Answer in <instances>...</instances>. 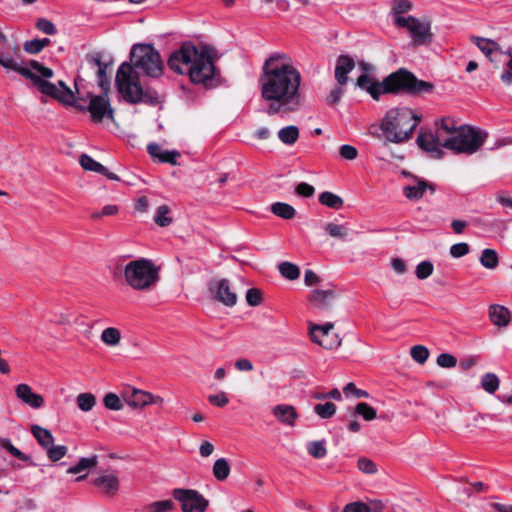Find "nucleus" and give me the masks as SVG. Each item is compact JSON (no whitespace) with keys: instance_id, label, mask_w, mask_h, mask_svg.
I'll use <instances>...</instances> for the list:
<instances>
[{"instance_id":"f257e3e1","label":"nucleus","mask_w":512,"mask_h":512,"mask_svg":"<svg viewBox=\"0 0 512 512\" xmlns=\"http://www.w3.org/2000/svg\"><path fill=\"white\" fill-rule=\"evenodd\" d=\"M301 73L285 53L271 54L264 62L259 76L261 97L269 102L270 116L296 112L301 107Z\"/></svg>"},{"instance_id":"f03ea898","label":"nucleus","mask_w":512,"mask_h":512,"mask_svg":"<svg viewBox=\"0 0 512 512\" xmlns=\"http://www.w3.org/2000/svg\"><path fill=\"white\" fill-rule=\"evenodd\" d=\"M130 60L131 64L124 62L118 68L115 82L119 93L130 104L143 102L151 106L157 105L159 103L157 93L150 89H143L134 69L152 78L160 77L164 69L160 53L152 44H134L130 52Z\"/></svg>"},{"instance_id":"7ed1b4c3","label":"nucleus","mask_w":512,"mask_h":512,"mask_svg":"<svg viewBox=\"0 0 512 512\" xmlns=\"http://www.w3.org/2000/svg\"><path fill=\"white\" fill-rule=\"evenodd\" d=\"M356 86L366 91L374 100H379L382 94H408L412 96L431 93L434 85L431 82L419 80L405 68L389 74L382 82L367 74L357 78Z\"/></svg>"},{"instance_id":"20e7f679","label":"nucleus","mask_w":512,"mask_h":512,"mask_svg":"<svg viewBox=\"0 0 512 512\" xmlns=\"http://www.w3.org/2000/svg\"><path fill=\"white\" fill-rule=\"evenodd\" d=\"M420 121L421 117L412 109L400 107L386 113L380 128L387 141L402 143L410 138Z\"/></svg>"},{"instance_id":"39448f33","label":"nucleus","mask_w":512,"mask_h":512,"mask_svg":"<svg viewBox=\"0 0 512 512\" xmlns=\"http://www.w3.org/2000/svg\"><path fill=\"white\" fill-rule=\"evenodd\" d=\"M112 274L114 278L123 274L126 283L139 291L151 288L159 278L158 268L152 260L146 258L130 261L124 267L116 265Z\"/></svg>"},{"instance_id":"423d86ee","label":"nucleus","mask_w":512,"mask_h":512,"mask_svg":"<svg viewBox=\"0 0 512 512\" xmlns=\"http://www.w3.org/2000/svg\"><path fill=\"white\" fill-rule=\"evenodd\" d=\"M53 75L54 72L51 68L34 60V89L43 96L53 98L64 105L74 104L75 94L73 91L62 80L58 81V86L50 82L49 79Z\"/></svg>"},{"instance_id":"0eeeda50","label":"nucleus","mask_w":512,"mask_h":512,"mask_svg":"<svg viewBox=\"0 0 512 512\" xmlns=\"http://www.w3.org/2000/svg\"><path fill=\"white\" fill-rule=\"evenodd\" d=\"M487 133L468 126H460L455 135L448 136L444 147L454 151L456 154L464 153L472 155L484 144Z\"/></svg>"},{"instance_id":"6e6552de","label":"nucleus","mask_w":512,"mask_h":512,"mask_svg":"<svg viewBox=\"0 0 512 512\" xmlns=\"http://www.w3.org/2000/svg\"><path fill=\"white\" fill-rule=\"evenodd\" d=\"M88 96L89 103L87 105L76 104L75 102L70 106L81 112H89L94 123H101L105 118L114 120V110L110 105L108 92H103L100 95L88 93Z\"/></svg>"},{"instance_id":"1a4fd4ad","label":"nucleus","mask_w":512,"mask_h":512,"mask_svg":"<svg viewBox=\"0 0 512 512\" xmlns=\"http://www.w3.org/2000/svg\"><path fill=\"white\" fill-rule=\"evenodd\" d=\"M398 27L406 28L412 38L414 46L427 45L432 40L430 22H421L414 16L399 17L396 19Z\"/></svg>"},{"instance_id":"9d476101","label":"nucleus","mask_w":512,"mask_h":512,"mask_svg":"<svg viewBox=\"0 0 512 512\" xmlns=\"http://www.w3.org/2000/svg\"><path fill=\"white\" fill-rule=\"evenodd\" d=\"M188 69L190 80L195 84L209 86L215 76V66L208 54L201 51Z\"/></svg>"},{"instance_id":"9b49d317","label":"nucleus","mask_w":512,"mask_h":512,"mask_svg":"<svg viewBox=\"0 0 512 512\" xmlns=\"http://www.w3.org/2000/svg\"><path fill=\"white\" fill-rule=\"evenodd\" d=\"M200 51L192 43H184L171 53L168 59L169 68L178 74L188 73V69L197 58Z\"/></svg>"},{"instance_id":"f8f14e48","label":"nucleus","mask_w":512,"mask_h":512,"mask_svg":"<svg viewBox=\"0 0 512 512\" xmlns=\"http://www.w3.org/2000/svg\"><path fill=\"white\" fill-rule=\"evenodd\" d=\"M172 495L183 512H205L209 506V500L194 489L175 488Z\"/></svg>"},{"instance_id":"ddd939ff","label":"nucleus","mask_w":512,"mask_h":512,"mask_svg":"<svg viewBox=\"0 0 512 512\" xmlns=\"http://www.w3.org/2000/svg\"><path fill=\"white\" fill-rule=\"evenodd\" d=\"M447 137H442L435 130H421L417 136L416 142L419 148L434 159H441L444 156V143Z\"/></svg>"},{"instance_id":"4468645a","label":"nucleus","mask_w":512,"mask_h":512,"mask_svg":"<svg viewBox=\"0 0 512 512\" xmlns=\"http://www.w3.org/2000/svg\"><path fill=\"white\" fill-rule=\"evenodd\" d=\"M211 297L227 307H233L237 303V295L232 291L227 279L211 280L208 284Z\"/></svg>"},{"instance_id":"2eb2a0df","label":"nucleus","mask_w":512,"mask_h":512,"mask_svg":"<svg viewBox=\"0 0 512 512\" xmlns=\"http://www.w3.org/2000/svg\"><path fill=\"white\" fill-rule=\"evenodd\" d=\"M0 65L3 66L12 77L21 76L32 83V61L24 64L22 61H17L9 54L0 53Z\"/></svg>"},{"instance_id":"dca6fc26","label":"nucleus","mask_w":512,"mask_h":512,"mask_svg":"<svg viewBox=\"0 0 512 512\" xmlns=\"http://www.w3.org/2000/svg\"><path fill=\"white\" fill-rule=\"evenodd\" d=\"M333 327L334 325L330 322H327L323 325H313L310 328V335L312 341L323 346L326 349L338 347L341 344L340 339L337 338L334 342L327 341V338H329Z\"/></svg>"},{"instance_id":"f3484780","label":"nucleus","mask_w":512,"mask_h":512,"mask_svg":"<svg viewBox=\"0 0 512 512\" xmlns=\"http://www.w3.org/2000/svg\"><path fill=\"white\" fill-rule=\"evenodd\" d=\"M355 61L349 55H340L336 61L335 79L340 86L348 82V74L354 69Z\"/></svg>"},{"instance_id":"a211bd4d","label":"nucleus","mask_w":512,"mask_h":512,"mask_svg":"<svg viewBox=\"0 0 512 512\" xmlns=\"http://www.w3.org/2000/svg\"><path fill=\"white\" fill-rule=\"evenodd\" d=\"M335 299V292L332 289H315L312 291L309 301L318 309H327Z\"/></svg>"},{"instance_id":"6ab92c4d","label":"nucleus","mask_w":512,"mask_h":512,"mask_svg":"<svg viewBox=\"0 0 512 512\" xmlns=\"http://www.w3.org/2000/svg\"><path fill=\"white\" fill-rule=\"evenodd\" d=\"M93 484L109 496L116 494L119 489V480L114 474L101 475L94 479Z\"/></svg>"},{"instance_id":"aec40b11","label":"nucleus","mask_w":512,"mask_h":512,"mask_svg":"<svg viewBox=\"0 0 512 512\" xmlns=\"http://www.w3.org/2000/svg\"><path fill=\"white\" fill-rule=\"evenodd\" d=\"M274 416L282 423L294 426L298 414L295 408L287 404H279L273 408Z\"/></svg>"},{"instance_id":"412c9836","label":"nucleus","mask_w":512,"mask_h":512,"mask_svg":"<svg viewBox=\"0 0 512 512\" xmlns=\"http://www.w3.org/2000/svg\"><path fill=\"white\" fill-rule=\"evenodd\" d=\"M489 317L491 322L498 327H505L510 322L509 310L498 304H493L489 307Z\"/></svg>"},{"instance_id":"4be33fe9","label":"nucleus","mask_w":512,"mask_h":512,"mask_svg":"<svg viewBox=\"0 0 512 512\" xmlns=\"http://www.w3.org/2000/svg\"><path fill=\"white\" fill-rule=\"evenodd\" d=\"M129 406L143 407L155 403L154 396L150 393L134 389L132 395L127 399Z\"/></svg>"},{"instance_id":"5701e85b","label":"nucleus","mask_w":512,"mask_h":512,"mask_svg":"<svg viewBox=\"0 0 512 512\" xmlns=\"http://www.w3.org/2000/svg\"><path fill=\"white\" fill-rule=\"evenodd\" d=\"M435 131L439 132L442 137L455 135L459 131L455 121L452 118L445 117L435 123Z\"/></svg>"},{"instance_id":"b1692460","label":"nucleus","mask_w":512,"mask_h":512,"mask_svg":"<svg viewBox=\"0 0 512 512\" xmlns=\"http://www.w3.org/2000/svg\"><path fill=\"white\" fill-rule=\"evenodd\" d=\"M271 212L282 219H292L296 215V210L290 204L284 202H275L271 205Z\"/></svg>"},{"instance_id":"393cba45","label":"nucleus","mask_w":512,"mask_h":512,"mask_svg":"<svg viewBox=\"0 0 512 512\" xmlns=\"http://www.w3.org/2000/svg\"><path fill=\"white\" fill-rule=\"evenodd\" d=\"M279 140L286 145H293L299 138V129L295 125L281 128L278 132Z\"/></svg>"},{"instance_id":"a878e982","label":"nucleus","mask_w":512,"mask_h":512,"mask_svg":"<svg viewBox=\"0 0 512 512\" xmlns=\"http://www.w3.org/2000/svg\"><path fill=\"white\" fill-rule=\"evenodd\" d=\"M34 438L43 447L44 450H47L54 443V437L52 433L48 429L42 428L35 424Z\"/></svg>"},{"instance_id":"bb28decb","label":"nucleus","mask_w":512,"mask_h":512,"mask_svg":"<svg viewBox=\"0 0 512 512\" xmlns=\"http://www.w3.org/2000/svg\"><path fill=\"white\" fill-rule=\"evenodd\" d=\"M213 475L218 481H224L228 478L231 468L226 458H219L214 462Z\"/></svg>"},{"instance_id":"cd10ccee","label":"nucleus","mask_w":512,"mask_h":512,"mask_svg":"<svg viewBox=\"0 0 512 512\" xmlns=\"http://www.w3.org/2000/svg\"><path fill=\"white\" fill-rule=\"evenodd\" d=\"M79 163L84 170L93 171L99 174L107 173V167L94 160L87 154H82Z\"/></svg>"},{"instance_id":"c85d7f7f","label":"nucleus","mask_w":512,"mask_h":512,"mask_svg":"<svg viewBox=\"0 0 512 512\" xmlns=\"http://www.w3.org/2000/svg\"><path fill=\"white\" fill-rule=\"evenodd\" d=\"M98 457L93 455L91 457H82L79 459L76 465L68 468L67 472L70 474H78L92 467H95L98 463Z\"/></svg>"},{"instance_id":"c756f323","label":"nucleus","mask_w":512,"mask_h":512,"mask_svg":"<svg viewBox=\"0 0 512 512\" xmlns=\"http://www.w3.org/2000/svg\"><path fill=\"white\" fill-rule=\"evenodd\" d=\"M427 189V184L424 181H419L416 185H409L403 188V194L410 200H418Z\"/></svg>"},{"instance_id":"7c9ffc66","label":"nucleus","mask_w":512,"mask_h":512,"mask_svg":"<svg viewBox=\"0 0 512 512\" xmlns=\"http://www.w3.org/2000/svg\"><path fill=\"white\" fill-rule=\"evenodd\" d=\"M498 254L494 249L486 248L480 256V263L487 269H495L498 265Z\"/></svg>"},{"instance_id":"2f4dec72","label":"nucleus","mask_w":512,"mask_h":512,"mask_svg":"<svg viewBox=\"0 0 512 512\" xmlns=\"http://www.w3.org/2000/svg\"><path fill=\"white\" fill-rule=\"evenodd\" d=\"M319 202L322 205H325V206H327L329 208H333V209H340L343 205L342 198L332 192H329V191L322 192L319 195Z\"/></svg>"},{"instance_id":"473e14b6","label":"nucleus","mask_w":512,"mask_h":512,"mask_svg":"<svg viewBox=\"0 0 512 512\" xmlns=\"http://www.w3.org/2000/svg\"><path fill=\"white\" fill-rule=\"evenodd\" d=\"M170 212V208L167 205L159 206L154 216L155 223L160 227L169 226L173 222Z\"/></svg>"},{"instance_id":"72a5a7b5","label":"nucleus","mask_w":512,"mask_h":512,"mask_svg":"<svg viewBox=\"0 0 512 512\" xmlns=\"http://www.w3.org/2000/svg\"><path fill=\"white\" fill-rule=\"evenodd\" d=\"M121 339L120 331L114 327H108L101 333V340L108 346H116Z\"/></svg>"},{"instance_id":"f704fd0d","label":"nucleus","mask_w":512,"mask_h":512,"mask_svg":"<svg viewBox=\"0 0 512 512\" xmlns=\"http://www.w3.org/2000/svg\"><path fill=\"white\" fill-rule=\"evenodd\" d=\"M472 41L487 57H489L498 46L495 41L482 37H473Z\"/></svg>"},{"instance_id":"c9c22d12","label":"nucleus","mask_w":512,"mask_h":512,"mask_svg":"<svg viewBox=\"0 0 512 512\" xmlns=\"http://www.w3.org/2000/svg\"><path fill=\"white\" fill-rule=\"evenodd\" d=\"M412 9V3L409 0H393L391 14L394 16V22L402 14L409 12Z\"/></svg>"},{"instance_id":"e433bc0d","label":"nucleus","mask_w":512,"mask_h":512,"mask_svg":"<svg viewBox=\"0 0 512 512\" xmlns=\"http://www.w3.org/2000/svg\"><path fill=\"white\" fill-rule=\"evenodd\" d=\"M111 61L106 62L101 67L97 68V79L98 85L103 92H108L110 87V77L107 75V69L110 66Z\"/></svg>"},{"instance_id":"4c0bfd02","label":"nucleus","mask_w":512,"mask_h":512,"mask_svg":"<svg viewBox=\"0 0 512 512\" xmlns=\"http://www.w3.org/2000/svg\"><path fill=\"white\" fill-rule=\"evenodd\" d=\"M281 275L289 280H295L300 275V269L297 265L290 262H282L279 264Z\"/></svg>"},{"instance_id":"58836bf2","label":"nucleus","mask_w":512,"mask_h":512,"mask_svg":"<svg viewBox=\"0 0 512 512\" xmlns=\"http://www.w3.org/2000/svg\"><path fill=\"white\" fill-rule=\"evenodd\" d=\"M482 388L488 393H494L499 387V379L494 373H486L481 379Z\"/></svg>"},{"instance_id":"ea45409f","label":"nucleus","mask_w":512,"mask_h":512,"mask_svg":"<svg viewBox=\"0 0 512 512\" xmlns=\"http://www.w3.org/2000/svg\"><path fill=\"white\" fill-rule=\"evenodd\" d=\"M336 405L332 402L316 404L314 412L322 419H329L336 413Z\"/></svg>"},{"instance_id":"a19ab883","label":"nucleus","mask_w":512,"mask_h":512,"mask_svg":"<svg viewBox=\"0 0 512 512\" xmlns=\"http://www.w3.org/2000/svg\"><path fill=\"white\" fill-rule=\"evenodd\" d=\"M307 452L316 459L324 458L327 454L324 441H312L307 444Z\"/></svg>"},{"instance_id":"79ce46f5","label":"nucleus","mask_w":512,"mask_h":512,"mask_svg":"<svg viewBox=\"0 0 512 512\" xmlns=\"http://www.w3.org/2000/svg\"><path fill=\"white\" fill-rule=\"evenodd\" d=\"M76 401L80 410L88 412L94 407L96 398L91 393H81L77 396Z\"/></svg>"},{"instance_id":"37998d69","label":"nucleus","mask_w":512,"mask_h":512,"mask_svg":"<svg viewBox=\"0 0 512 512\" xmlns=\"http://www.w3.org/2000/svg\"><path fill=\"white\" fill-rule=\"evenodd\" d=\"M355 414L360 415L366 421H371L376 418V410L366 402H360L355 407Z\"/></svg>"},{"instance_id":"c03bdc74","label":"nucleus","mask_w":512,"mask_h":512,"mask_svg":"<svg viewBox=\"0 0 512 512\" xmlns=\"http://www.w3.org/2000/svg\"><path fill=\"white\" fill-rule=\"evenodd\" d=\"M76 316L71 311L55 313L49 320L59 325H71L75 322Z\"/></svg>"},{"instance_id":"a18cd8bd","label":"nucleus","mask_w":512,"mask_h":512,"mask_svg":"<svg viewBox=\"0 0 512 512\" xmlns=\"http://www.w3.org/2000/svg\"><path fill=\"white\" fill-rule=\"evenodd\" d=\"M434 270V266L431 261L424 260L416 266V276L420 280L428 278Z\"/></svg>"},{"instance_id":"49530a36","label":"nucleus","mask_w":512,"mask_h":512,"mask_svg":"<svg viewBox=\"0 0 512 512\" xmlns=\"http://www.w3.org/2000/svg\"><path fill=\"white\" fill-rule=\"evenodd\" d=\"M35 27L46 35H55L57 33L56 26L46 18H38L35 22Z\"/></svg>"},{"instance_id":"de8ad7c7","label":"nucleus","mask_w":512,"mask_h":512,"mask_svg":"<svg viewBox=\"0 0 512 512\" xmlns=\"http://www.w3.org/2000/svg\"><path fill=\"white\" fill-rule=\"evenodd\" d=\"M104 406L113 411H119L122 409L123 404L121 399L114 393H108L103 399Z\"/></svg>"},{"instance_id":"09e8293b","label":"nucleus","mask_w":512,"mask_h":512,"mask_svg":"<svg viewBox=\"0 0 512 512\" xmlns=\"http://www.w3.org/2000/svg\"><path fill=\"white\" fill-rule=\"evenodd\" d=\"M429 350L422 345H415L411 348V357L419 364L425 363L428 359Z\"/></svg>"},{"instance_id":"8fccbe9b","label":"nucleus","mask_w":512,"mask_h":512,"mask_svg":"<svg viewBox=\"0 0 512 512\" xmlns=\"http://www.w3.org/2000/svg\"><path fill=\"white\" fill-rule=\"evenodd\" d=\"M47 455H48V458L55 462V461H58L60 460L61 458H63L66 453H67V447L64 446V445H58V446H55L54 443L47 449L45 450Z\"/></svg>"},{"instance_id":"3c124183","label":"nucleus","mask_w":512,"mask_h":512,"mask_svg":"<svg viewBox=\"0 0 512 512\" xmlns=\"http://www.w3.org/2000/svg\"><path fill=\"white\" fill-rule=\"evenodd\" d=\"M0 448L5 449L11 455H13L14 457H16L20 460L27 459V457L24 455V453H22L18 448L13 446V444L11 443V441L9 439L1 438L0 439Z\"/></svg>"},{"instance_id":"603ef678","label":"nucleus","mask_w":512,"mask_h":512,"mask_svg":"<svg viewBox=\"0 0 512 512\" xmlns=\"http://www.w3.org/2000/svg\"><path fill=\"white\" fill-rule=\"evenodd\" d=\"M343 393L346 397L354 396L356 398H368L369 393L365 390L359 389L354 383L350 382L343 388Z\"/></svg>"},{"instance_id":"864d4df0","label":"nucleus","mask_w":512,"mask_h":512,"mask_svg":"<svg viewBox=\"0 0 512 512\" xmlns=\"http://www.w3.org/2000/svg\"><path fill=\"white\" fill-rule=\"evenodd\" d=\"M174 508L172 500L155 501L149 505L150 512H168Z\"/></svg>"},{"instance_id":"5fc2aeb1","label":"nucleus","mask_w":512,"mask_h":512,"mask_svg":"<svg viewBox=\"0 0 512 512\" xmlns=\"http://www.w3.org/2000/svg\"><path fill=\"white\" fill-rule=\"evenodd\" d=\"M179 157L180 153L177 150H164L163 153H161L158 161L161 163L177 165Z\"/></svg>"},{"instance_id":"6e6d98bb","label":"nucleus","mask_w":512,"mask_h":512,"mask_svg":"<svg viewBox=\"0 0 512 512\" xmlns=\"http://www.w3.org/2000/svg\"><path fill=\"white\" fill-rule=\"evenodd\" d=\"M436 362L440 367L453 368L457 364V359L449 353H441L438 355Z\"/></svg>"},{"instance_id":"4d7b16f0","label":"nucleus","mask_w":512,"mask_h":512,"mask_svg":"<svg viewBox=\"0 0 512 512\" xmlns=\"http://www.w3.org/2000/svg\"><path fill=\"white\" fill-rule=\"evenodd\" d=\"M17 397L25 403L32 405V389L26 384H19L16 387Z\"/></svg>"},{"instance_id":"13d9d810","label":"nucleus","mask_w":512,"mask_h":512,"mask_svg":"<svg viewBox=\"0 0 512 512\" xmlns=\"http://www.w3.org/2000/svg\"><path fill=\"white\" fill-rule=\"evenodd\" d=\"M469 253V245L465 242L453 244L450 247V254L453 258H461Z\"/></svg>"},{"instance_id":"bf43d9fd","label":"nucleus","mask_w":512,"mask_h":512,"mask_svg":"<svg viewBox=\"0 0 512 512\" xmlns=\"http://www.w3.org/2000/svg\"><path fill=\"white\" fill-rule=\"evenodd\" d=\"M326 232L335 238H344L347 235L346 229L342 225L328 223L325 227Z\"/></svg>"},{"instance_id":"052dcab7","label":"nucleus","mask_w":512,"mask_h":512,"mask_svg":"<svg viewBox=\"0 0 512 512\" xmlns=\"http://www.w3.org/2000/svg\"><path fill=\"white\" fill-rule=\"evenodd\" d=\"M343 94L344 89L342 88V86L338 84V86H336L329 92L326 98L327 104L330 106H335L341 100Z\"/></svg>"},{"instance_id":"680f3d73","label":"nucleus","mask_w":512,"mask_h":512,"mask_svg":"<svg viewBox=\"0 0 512 512\" xmlns=\"http://www.w3.org/2000/svg\"><path fill=\"white\" fill-rule=\"evenodd\" d=\"M339 153L340 156L346 160H354L358 156V150L356 147L349 144L341 145L339 148Z\"/></svg>"},{"instance_id":"e2e57ef3","label":"nucleus","mask_w":512,"mask_h":512,"mask_svg":"<svg viewBox=\"0 0 512 512\" xmlns=\"http://www.w3.org/2000/svg\"><path fill=\"white\" fill-rule=\"evenodd\" d=\"M85 59L92 69L99 68L107 62L103 60V54L101 52L87 54Z\"/></svg>"},{"instance_id":"0e129e2a","label":"nucleus","mask_w":512,"mask_h":512,"mask_svg":"<svg viewBox=\"0 0 512 512\" xmlns=\"http://www.w3.org/2000/svg\"><path fill=\"white\" fill-rule=\"evenodd\" d=\"M506 54H508L510 56V59L506 64L507 68L505 70H503L500 78L504 84L510 86V85H512V50L511 49L508 50L506 52Z\"/></svg>"},{"instance_id":"69168bd1","label":"nucleus","mask_w":512,"mask_h":512,"mask_svg":"<svg viewBox=\"0 0 512 512\" xmlns=\"http://www.w3.org/2000/svg\"><path fill=\"white\" fill-rule=\"evenodd\" d=\"M246 301L250 306H258L261 301V293L256 288H250L246 292Z\"/></svg>"},{"instance_id":"338daca9","label":"nucleus","mask_w":512,"mask_h":512,"mask_svg":"<svg viewBox=\"0 0 512 512\" xmlns=\"http://www.w3.org/2000/svg\"><path fill=\"white\" fill-rule=\"evenodd\" d=\"M343 512H371V508L367 504L358 501L347 504Z\"/></svg>"},{"instance_id":"774afa93","label":"nucleus","mask_w":512,"mask_h":512,"mask_svg":"<svg viewBox=\"0 0 512 512\" xmlns=\"http://www.w3.org/2000/svg\"><path fill=\"white\" fill-rule=\"evenodd\" d=\"M208 401L214 406L224 407L228 404L229 398L225 392H220L218 394L210 395L208 397Z\"/></svg>"}]
</instances>
